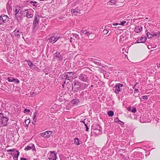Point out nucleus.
I'll list each match as a JSON object with an SVG mask.
<instances>
[{"mask_svg": "<svg viewBox=\"0 0 160 160\" xmlns=\"http://www.w3.org/2000/svg\"><path fill=\"white\" fill-rule=\"evenodd\" d=\"M72 89L74 92H77L78 90L81 88V83L76 80L73 81L72 83Z\"/></svg>", "mask_w": 160, "mask_h": 160, "instance_id": "obj_1", "label": "nucleus"}, {"mask_svg": "<svg viewBox=\"0 0 160 160\" xmlns=\"http://www.w3.org/2000/svg\"><path fill=\"white\" fill-rule=\"evenodd\" d=\"M22 9L21 8L18 6H15V16L16 19L19 21L20 20V14Z\"/></svg>", "mask_w": 160, "mask_h": 160, "instance_id": "obj_2", "label": "nucleus"}, {"mask_svg": "<svg viewBox=\"0 0 160 160\" xmlns=\"http://www.w3.org/2000/svg\"><path fill=\"white\" fill-rule=\"evenodd\" d=\"M67 76V79L70 80L73 79L77 77L76 74L75 72H66Z\"/></svg>", "mask_w": 160, "mask_h": 160, "instance_id": "obj_3", "label": "nucleus"}, {"mask_svg": "<svg viewBox=\"0 0 160 160\" xmlns=\"http://www.w3.org/2000/svg\"><path fill=\"white\" fill-rule=\"evenodd\" d=\"M0 119L1 120V122L3 126H7L8 122V118L4 116L3 113H0Z\"/></svg>", "mask_w": 160, "mask_h": 160, "instance_id": "obj_4", "label": "nucleus"}, {"mask_svg": "<svg viewBox=\"0 0 160 160\" xmlns=\"http://www.w3.org/2000/svg\"><path fill=\"white\" fill-rule=\"evenodd\" d=\"M1 89L7 93H11L12 92V87L9 86H6L5 84L2 85Z\"/></svg>", "mask_w": 160, "mask_h": 160, "instance_id": "obj_5", "label": "nucleus"}, {"mask_svg": "<svg viewBox=\"0 0 160 160\" xmlns=\"http://www.w3.org/2000/svg\"><path fill=\"white\" fill-rule=\"evenodd\" d=\"M79 78L81 81L85 82H88L89 81V80L88 79V77L87 75L83 74H80Z\"/></svg>", "mask_w": 160, "mask_h": 160, "instance_id": "obj_6", "label": "nucleus"}, {"mask_svg": "<svg viewBox=\"0 0 160 160\" xmlns=\"http://www.w3.org/2000/svg\"><path fill=\"white\" fill-rule=\"evenodd\" d=\"M25 17L28 18H32L34 13V11L32 9H25Z\"/></svg>", "mask_w": 160, "mask_h": 160, "instance_id": "obj_7", "label": "nucleus"}, {"mask_svg": "<svg viewBox=\"0 0 160 160\" xmlns=\"http://www.w3.org/2000/svg\"><path fill=\"white\" fill-rule=\"evenodd\" d=\"M39 19V16L38 15H36L34 19L33 22V29H35L38 25Z\"/></svg>", "mask_w": 160, "mask_h": 160, "instance_id": "obj_8", "label": "nucleus"}, {"mask_svg": "<svg viewBox=\"0 0 160 160\" xmlns=\"http://www.w3.org/2000/svg\"><path fill=\"white\" fill-rule=\"evenodd\" d=\"M123 86V85L122 84L118 83L113 87V90L116 94H118L120 91V87H121Z\"/></svg>", "mask_w": 160, "mask_h": 160, "instance_id": "obj_9", "label": "nucleus"}, {"mask_svg": "<svg viewBox=\"0 0 160 160\" xmlns=\"http://www.w3.org/2000/svg\"><path fill=\"white\" fill-rule=\"evenodd\" d=\"M8 17L7 15H1L0 16V25L3 24L7 21Z\"/></svg>", "mask_w": 160, "mask_h": 160, "instance_id": "obj_10", "label": "nucleus"}, {"mask_svg": "<svg viewBox=\"0 0 160 160\" xmlns=\"http://www.w3.org/2000/svg\"><path fill=\"white\" fill-rule=\"evenodd\" d=\"M60 37L53 36L50 37L48 39L50 43H52V44L56 42L59 38Z\"/></svg>", "mask_w": 160, "mask_h": 160, "instance_id": "obj_11", "label": "nucleus"}, {"mask_svg": "<svg viewBox=\"0 0 160 160\" xmlns=\"http://www.w3.org/2000/svg\"><path fill=\"white\" fill-rule=\"evenodd\" d=\"M14 4V1H8L7 4V8L8 10L11 11L12 9V7Z\"/></svg>", "mask_w": 160, "mask_h": 160, "instance_id": "obj_12", "label": "nucleus"}, {"mask_svg": "<svg viewBox=\"0 0 160 160\" xmlns=\"http://www.w3.org/2000/svg\"><path fill=\"white\" fill-rule=\"evenodd\" d=\"M50 155L48 158L49 160H56L57 158V153L54 151H51Z\"/></svg>", "mask_w": 160, "mask_h": 160, "instance_id": "obj_13", "label": "nucleus"}, {"mask_svg": "<svg viewBox=\"0 0 160 160\" xmlns=\"http://www.w3.org/2000/svg\"><path fill=\"white\" fill-rule=\"evenodd\" d=\"M52 132L51 131H47L41 133V135L44 138H49L50 137Z\"/></svg>", "mask_w": 160, "mask_h": 160, "instance_id": "obj_14", "label": "nucleus"}, {"mask_svg": "<svg viewBox=\"0 0 160 160\" xmlns=\"http://www.w3.org/2000/svg\"><path fill=\"white\" fill-rule=\"evenodd\" d=\"M55 57L56 58L58 59V61H60L63 59L62 56L61 55L59 52H57L54 54Z\"/></svg>", "mask_w": 160, "mask_h": 160, "instance_id": "obj_15", "label": "nucleus"}, {"mask_svg": "<svg viewBox=\"0 0 160 160\" xmlns=\"http://www.w3.org/2000/svg\"><path fill=\"white\" fill-rule=\"evenodd\" d=\"M31 149H32L34 151H36V149L34 144H31L30 145L27 146L24 148V150L25 151L29 150Z\"/></svg>", "mask_w": 160, "mask_h": 160, "instance_id": "obj_16", "label": "nucleus"}, {"mask_svg": "<svg viewBox=\"0 0 160 160\" xmlns=\"http://www.w3.org/2000/svg\"><path fill=\"white\" fill-rule=\"evenodd\" d=\"M146 40L147 38L146 37L138 38L137 43H144Z\"/></svg>", "mask_w": 160, "mask_h": 160, "instance_id": "obj_17", "label": "nucleus"}, {"mask_svg": "<svg viewBox=\"0 0 160 160\" xmlns=\"http://www.w3.org/2000/svg\"><path fill=\"white\" fill-rule=\"evenodd\" d=\"M81 33H83L84 34H86L87 36H88L92 33V32H89L86 29H84L81 30L80 32Z\"/></svg>", "mask_w": 160, "mask_h": 160, "instance_id": "obj_18", "label": "nucleus"}, {"mask_svg": "<svg viewBox=\"0 0 160 160\" xmlns=\"http://www.w3.org/2000/svg\"><path fill=\"white\" fill-rule=\"evenodd\" d=\"M142 29V26L136 27L134 29V31L136 33H139L140 32Z\"/></svg>", "mask_w": 160, "mask_h": 160, "instance_id": "obj_19", "label": "nucleus"}, {"mask_svg": "<svg viewBox=\"0 0 160 160\" xmlns=\"http://www.w3.org/2000/svg\"><path fill=\"white\" fill-rule=\"evenodd\" d=\"M71 12L73 13H75L76 15H77V14L80 13V11L76 8L75 9H72L71 10Z\"/></svg>", "mask_w": 160, "mask_h": 160, "instance_id": "obj_20", "label": "nucleus"}, {"mask_svg": "<svg viewBox=\"0 0 160 160\" xmlns=\"http://www.w3.org/2000/svg\"><path fill=\"white\" fill-rule=\"evenodd\" d=\"M13 33L16 36L18 37L20 35L21 32H20L19 30L16 29L13 31Z\"/></svg>", "mask_w": 160, "mask_h": 160, "instance_id": "obj_21", "label": "nucleus"}, {"mask_svg": "<svg viewBox=\"0 0 160 160\" xmlns=\"http://www.w3.org/2000/svg\"><path fill=\"white\" fill-rule=\"evenodd\" d=\"M80 101L78 99H74L72 101V103L74 105H77L79 103Z\"/></svg>", "mask_w": 160, "mask_h": 160, "instance_id": "obj_22", "label": "nucleus"}, {"mask_svg": "<svg viewBox=\"0 0 160 160\" xmlns=\"http://www.w3.org/2000/svg\"><path fill=\"white\" fill-rule=\"evenodd\" d=\"M16 152L17 154H15L13 156L14 160H18V156L19 154V152L18 150H16Z\"/></svg>", "mask_w": 160, "mask_h": 160, "instance_id": "obj_23", "label": "nucleus"}, {"mask_svg": "<svg viewBox=\"0 0 160 160\" xmlns=\"http://www.w3.org/2000/svg\"><path fill=\"white\" fill-rule=\"evenodd\" d=\"M30 3L31 4H32V5L36 7H39V6L38 5L39 4L36 1L33 2L32 1H31L30 2Z\"/></svg>", "mask_w": 160, "mask_h": 160, "instance_id": "obj_24", "label": "nucleus"}, {"mask_svg": "<svg viewBox=\"0 0 160 160\" xmlns=\"http://www.w3.org/2000/svg\"><path fill=\"white\" fill-rule=\"evenodd\" d=\"M116 3V2L115 1H109L108 2H107L108 5H115Z\"/></svg>", "mask_w": 160, "mask_h": 160, "instance_id": "obj_25", "label": "nucleus"}, {"mask_svg": "<svg viewBox=\"0 0 160 160\" xmlns=\"http://www.w3.org/2000/svg\"><path fill=\"white\" fill-rule=\"evenodd\" d=\"M60 78L62 79H67V76L66 72H64L63 74L60 76Z\"/></svg>", "mask_w": 160, "mask_h": 160, "instance_id": "obj_26", "label": "nucleus"}, {"mask_svg": "<svg viewBox=\"0 0 160 160\" xmlns=\"http://www.w3.org/2000/svg\"><path fill=\"white\" fill-rule=\"evenodd\" d=\"M26 15V12L25 10H22L21 12V14H20V19H21V18L22 17H25Z\"/></svg>", "mask_w": 160, "mask_h": 160, "instance_id": "obj_27", "label": "nucleus"}, {"mask_svg": "<svg viewBox=\"0 0 160 160\" xmlns=\"http://www.w3.org/2000/svg\"><path fill=\"white\" fill-rule=\"evenodd\" d=\"M92 62L94 63L95 64L97 65V66H102V63H100L98 62L95 61H92Z\"/></svg>", "mask_w": 160, "mask_h": 160, "instance_id": "obj_28", "label": "nucleus"}, {"mask_svg": "<svg viewBox=\"0 0 160 160\" xmlns=\"http://www.w3.org/2000/svg\"><path fill=\"white\" fill-rule=\"evenodd\" d=\"M74 143L75 144L78 145H79L80 144V143L79 142V140L78 138H75L74 139Z\"/></svg>", "mask_w": 160, "mask_h": 160, "instance_id": "obj_29", "label": "nucleus"}, {"mask_svg": "<svg viewBox=\"0 0 160 160\" xmlns=\"http://www.w3.org/2000/svg\"><path fill=\"white\" fill-rule=\"evenodd\" d=\"M107 114L109 117H112L114 115V112L112 111H108Z\"/></svg>", "mask_w": 160, "mask_h": 160, "instance_id": "obj_30", "label": "nucleus"}, {"mask_svg": "<svg viewBox=\"0 0 160 160\" xmlns=\"http://www.w3.org/2000/svg\"><path fill=\"white\" fill-rule=\"evenodd\" d=\"M27 62L28 63V65L31 67H32L33 65V63L30 60L27 61Z\"/></svg>", "mask_w": 160, "mask_h": 160, "instance_id": "obj_31", "label": "nucleus"}, {"mask_svg": "<svg viewBox=\"0 0 160 160\" xmlns=\"http://www.w3.org/2000/svg\"><path fill=\"white\" fill-rule=\"evenodd\" d=\"M15 79L14 78H9V77H8L7 79V80H8V81L10 82H13L14 81Z\"/></svg>", "mask_w": 160, "mask_h": 160, "instance_id": "obj_32", "label": "nucleus"}, {"mask_svg": "<svg viewBox=\"0 0 160 160\" xmlns=\"http://www.w3.org/2000/svg\"><path fill=\"white\" fill-rule=\"evenodd\" d=\"M73 37H75L76 38L78 39L79 38V36L78 35L76 34L72 33V34Z\"/></svg>", "mask_w": 160, "mask_h": 160, "instance_id": "obj_33", "label": "nucleus"}, {"mask_svg": "<svg viewBox=\"0 0 160 160\" xmlns=\"http://www.w3.org/2000/svg\"><path fill=\"white\" fill-rule=\"evenodd\" d=\"M82 85H83V86H81V89H85V88L87 87L88 85H87L85 83H82Z\"/></svg>", "mask_w": 160, "mask_h": 160, "instance_id": "obj_34", "label": "nucleus"}, {"mask_svg": "<svg viewBox=\"0 0 160 160\" xmlns=\"http://www.w3.org/2000/svg\"><path fill=\"white\" fill-rule=\"evenodd\" d=\"M109 32L108 30H104L103 31V33L104 34H107Z\"/></svg>", "mask_w": 160, "mask_h": 160, "instance_id": "obj_35", "label": "nucleus"}, {"mask_svg": "<svg viewBox=\"0 0 160 160\" xmlns=\"http://www.w3.org/2000/svg\"><path fill=\"white\" fill-rule=\"evenodd\" d=\"M77 4V2L75 1L73 3H72L71 5V7H73L74 6H76V5Z\"/></svg>", "mask_w": 160, "mask_h": 160, "instance_id": "obj_36", "label": "nucleus"}, {"mask_svg": "<svg viewBox=\"0 0 160 160\" xmlns=\"http://www.w3.org/2000/svg\"><path fill=\"white\" fill-rule=\"evenodd\" d=\"M120 121V120L118 119V118H117L114 119V122H118Z\"/></svg>", "mask_w": 160, "mask_h": 160, "instance_id": "obj_37", "label": "nucleus"}, {"mask_svg": "<svg viewBox=\"0 0 160 160\" xmlns=\"http://www.w3.org/2000/svg\"><path fill=\"white\" fill-rule=\"evenodd\" d=\"M150 34H151V33H150L149 32H148L147 33V36L148 37V38H151L152 37V36H149V35H150Z\"/></svg>", "mask_w": 160, "mask_h": 160, "instance_id": "obj_38", "label": "nucleus"}, {"mask_svg": "<svg viewBox=\"0 0 160 160\" xmlns=\"http://www.w3.org/2000/svg\"><path fill=\"white\" fill-rule=\"evenodd\" d=\"M126 23V22L125 21H123L120 24H119V25H122V26H123L125 23Z\"/></svg>", "mask_w": 160, "mask_h": 160, "instance_id": "obj_39", "label": "nucleus"}, {"mask_svg": "<svg viewBox=\"0 0 160 160\" xmlns=\"http://www.w3.org/2000/svg\"><path fill=\"white\" fill-rule=\"evenodd\" d=\"M142 98L144 99L147 100L148 98L147 96H142Z\"/></svg>", "mask_w": 160, "mask_h": 160, "instance_id": "obj_40", "label": "nucleus"}, {"mask_svg": "<svg viewBox=\"0 0 160 160\" xmlns=\"http://www.w3.org/2000/svg\"><path fill=\"white\" fill-rule=\"evenodd\" d=\"M156 36L158 37L159 36V34L158 33H154V35H153V36Z\"/></svg>", "mask_w": 160, "mask_h": 160, "instance_id": "obj_41", "label": "nucleus"}, {"mask_svg": "<svg viewBox=\"0 0 160 160\" xmlns=\"http://www.w3.org/2000/svg\"><path fill=\"white\" fill-rule=\"evenodd\" d=\"M24 113H26V112H28V113L30 112V110L29 109H25L24 110Z\"/></svg>", "mask_w": 160, "mask_h": 160, "instance_id": "obj_42", "label": "nucleus"}, {"mask_svg": "<svg viewBox=\"0 0 160 160\" xmlns=\"http://www.w3.org/2000/svg\"><path fill=\"white\" fill-rule=\"evenodd\" d=\"M137 110L135 108H133L132 110V112L134 113Z\"/></svg>", "mask_w": 160, "mask_h": 160, "instance_id": "obj_43", "label": "nucleus"}, {"mask_svg": "<svg viewBox=\"0 0 160 160\" xmlns=\"http://www.w3.org/2000/svg\"><path fill=\"white\" fill-rule=\"evenodd\" d=\"M15 150V149H9L8 150V152H14Z\"/></svg>", "mask_w": 160, "mask_h": 160, "instance_id": "obj_44", "label": "nucleus"}, {"mask_svg": "<svg viewBox=\"0 0 160 160\" xmlns=\"http://www.w3.org/2000/svg\"><path fill=\"white\" fill-rule=\"evenodd\" d=\"M118 124H121V125H123L124 124V122H122L120 120V121H119V122H118Z\"/></svg>", "mask_w": 160, "mask_h": 160, "instance_id": "obj_45", "label": "nucleus"}, {"mask_svg": "<svg viewBox=\"0 0 160 160\" xmlns=\"http://www.w3.org/2000/svg\"><path fill=\"white\" fill-rule=\"evenodd\" d=\"M36 117V114H34V116L33 118V120L35 122L36 121V119H35Z\"/></svg>", "mask_w": 160, "mask_h": 160, "instance_id": "obj_46", "label": "nucleus"}, {"mask_svg": "<svg viewBox=\"0 0 160 160\" xmlns=\"http://www.w3.org/2000/svg\"><path fill=\"white\" fill-rule=\"evenodd\" d=\"M98 131H99V132H98V134H100L101 133H102V130L100 129H98Z\"/></svg>", "mask_w": 160, "mask_h": 160, "instance_id": "obj_47", "label": "nucleus"}, {"mask_svg": "<svg viewBox=\"0 0 160 160\" xmlns=\"http://www.w3.org/2000/svg\"><path fill=\"white\" fill-rule=\"evenodd\" d=\"M138 89H135V90H134V92L135 93H137L138 92Z\"/></svg>", "mask_w": 160, "mask_h": 160, "instance_id": "obj_48", "label": "nucleus"}, {"mask_svg": "<svg viewBox=\"0 0 160 160\" xmlns=\"http://www.w3.org/2000/svg\"><path fill=\"white\" fill-rule=\"evenodd\" d=\"M85 120H86V119H84L83 120L81 121V122H82L83 123H84L85 124H86L85 122Z\"/></svg>", "mask_w": 160, "mask_h": 160, "instance_id": "obj_49", "label": "nucleus"}, {"mask_svg": "<svg viewBox=\"0 0 160 160\" xmlns=\"http://www.w3.org/2000/svg\"><path fill=\"white\" fill-rule=\"evenodd\" d=\"M154 33V32H152L151 33L150 36H152V37L153 36Z\"/></svg>", "mask_w": 160, "mask_h": 160, "instance_id": "obj_50", "label": "nucleus"}, {"mask_svg": "<svg viewBox=\"0 0 160 160\" xmlns=\"http://www.w3.org/2000/svg\"><path fill=\"white\" fill-rule=\"evenodd\" d=\"M32 67L33 68H37V67L35 65H34L33 64V66Z\"/></svg>", "mask_w": 160, "mask_h": 160, "instance_id": "obj_51", "label": "nucleus"}, {"mask_svg": "<svg viewBox=\"0 0 160 160\" xmlns=\"http://www.w3.org/2000/svg\"><path fill=\"white\" fill-rule=\"evenodd\" d=\"M112 25L113 26H116L119 25V24L118 23H113Z\"/></svg>", "mask_w": 160, "mask_h": 160, "instance_id": "obj_52", "label": "nucleus"}, {"mask_svg": "<svg viewBox=\"0 0 160 160\" xmlns=\"http://www.w3.org/2000/svg\"><path fill=\"white\" fill-rule=\"evenodd\" d=\"M140 121L141 122H144V121H142V118H140Z\"/></svg>", "mask_w": 160, "mask_h": 160, "instance_id": "obj_53", "label": "nucleus"}, {"mask_svg": "<svg viewBox=\"0 0 160 160\" xmlns=\"http://www.w3.org/2000/svg\"><path fill=\"white\" fill-rule=\"evenodd\" d=\"M66 83V81H64L63 83L62 84L63 88H64V84Z\"/></svg>", "mask_w": 160, "mask_h": 160, "instance_id": "obj_54", "label": "nucleus"}, {"mask_svg": "<svg viewBox=\"0 0 160 160\" xmlns=\"http://www.w3.org/2000/svg\"><path fill=\"white\" fill-rule=\"evenodd\" d=\"M86 131H88V129H89L88 127H86Z\"/></svg>", "mask_w": 160, "mask_h": 160, "instance_id": "obj_55", "label": "nucleus"}, {"mask_svg": "<svg viewBox=\"0 0 160 160\" xmlns=\"http://www.w3.org/2000/svg\"><path fill=\"white\" fill-rule=\"evenodd\" d=\"M72 37H71V38H70V42H72Z\"/></svg>", "mask_w": 160, "mask_h": 160, "instance_id": "obj_56", "label": "nucleus"}, {"mask_svg": "<svg viewBox=\"0 0 160 160\" xmlns=\"http://www.w3.org/2000/svg\"><path fill=\"white\" fill-rule=\"evenodd\" d=\"M85 125V126L86 128L88 127V126H87V124H85V125Z\"/></svg>", "mask_w": 160, "mask_h": 160, "instance_id": "obj_57", "label": "nucleus"}, {"mask_svg": "<svg viewBox=\"0 0 160 160\" xmlns=\"http://www.w3.org/2000/svg\"><path fill=\"white\" fill-rule=\"evenodd\" d=\"M17 82H18V83H19V80H18L17 81Z\"/></svg>", "mask_w": 160, "mask_h": 160, "instance_id": "obj_58", "label": "nucleus"}, {"mask_svg": "<svg viewBox=\"0 0 160 160\" xmlns=\"http://www.w3.org/2000/svg\"><path fill=\"white\" fill-rule=\"evenodd\" d=\"M145 19H148V18H145Z\"/></svg>", "mask_w": 160, "mask_h": 160, "instance_id": "obj_59", "label": "nucleus"}, {"mask_svg": "<svg viewBox=\"0 0 160 160\" xmlns=\"http://www.w3.org/2000/svg\"><path fill=\"white\" fill-rule=\"evenodd\" d=\"M48 73H45V75H48Z\"/></svg>", "mask_w": 160, "mask_h": 160, "instance_id": "obj_60", "label": "nucleus"}, {"mask_svg": "<svg viewBox=\"0 0 160 160\" xmlns=\"http://www.w3.org/2000/svg\"><path fill=\"white\" fill-rule=\"evenodd\" d=\"M30 122V120H29V121L28 122V124H29V123Z\"/></svg>", "mask_w": 160, "mask_h": 160, "instance_id": "obj_61", "label": "nucleus"}, {"mask_svg": "<svg viewBox=\"0 0 160 160\" xmlns=\"http://www.w3.org/2000/svg\"><path fill=\"white\" fill-rule=\"evenodd\" d=\"M27 120H26L25 123H26Z\"/></svg>", "mask_w": 160, "mask_h": 160, "instance_id": "obj_62", "label": "nucleus"}]
</instances>
